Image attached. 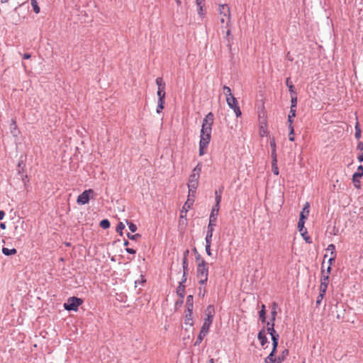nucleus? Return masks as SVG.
I'll return each mask as SVG.
<instances>
[{"label": "nucleus", "mask_w": 363, "mask_h": 363, "mask_svg": "<svg viewBox=\"0 0 363 363\" xmlns=\"http://www.w3.org/2000/svg\"><path fill=\"white\" fill-rule=\"evenodd\" d=\"M93 194H94V191L91 189L84 191L78 196L77 199V203L81 205L88 203Z\"/></svg>", "instance_id": "4"}, {"label": "nucleus", "mask_w": 363, "mask_h": 363, "mask_svg": "<svg viewBox=\"0 0 363 363\" xmlns=\"http://www.w3.org/2000/svg\"><path fill=\"white\" fill-rule=\"evenodd\" d=\"M184 298H180L179 300H177L175 303V306L179 307L181 306L183 304Z\"/></svg>", "instance_id": "57"}, {"label": "nucleus", "mask_w": 363, "mask_h": 363, "mask_svg": "<svg viewBox=\"0 0 363 363\" xmlns=\"http://www.w3.org/2000/svg\"><path fill=\"white\" fill-rule=\"evenodd\" d=\"M127 237L131 240H138V238H141V235L140 234H138V233H136L135 235H132L130 234V233H127Z\"/></svg>", "instance_id": "42"}, {"label": "nucleus", "mask_w": 363, "mask_h": 363, "mask_svg": "<svg viewBox=\"0 0 363 363\" xmlns=\"http://www.w3.org/2000/svg\"><path fill=\"white\" fill-rule=\"evenodd\" d=\"M270 147H272V150H276V143L274 138L270 140Z\"/></svg>", "instance_id": "58"}, {"label": "nucleus", "mask_w": 363, "mask_h": 363, "mask_svg": "<svg viewBox=\"0 0 363 363\" xmlns=\"http://www.w3.org/2000/svg\"><path fill=\"white\" fill-rule=\"evenodd\" d=\"M305 218L303 216H300L298 222V228L299 232L301 233V235L303 236V233H306V230L304 229V223H305Z\"/></svg>", "instance_id": "19"}, {"label": "nucleus", "mask_w": 363, "mask_h": 363, "mask_svg": "<svg viewBox=\"0 0 363 363\" xmlns=\"http://www.w3.org/2000/svg\"><path fill=\"white\" fill-rule=\"evenodd\" d=\"M357 160L359 162H363V152L358 155Z\"/></svg>", "instance_id": "64"}, {"label": "nucleus", "mask_w": 363, "mask_h": 363, "mask_svg": "<svg viewBox=\"0 0 363 363\" xmlns=\"http://www.w3.org/2000/svg\"><path fill=\"white\" fill-rule=\"evenodd\" d=\"M26 168V163L23 160H20L18 163V169H22Z\"/></svg>", "instance_id": "54"}, {"label": "nucleus", "mask_w": 363, "mask_h": 363, "mask_svg": "<svg viewBox=\"0 0 363 363\" xmlns=\"http://www.w3.org/2000/svg\"><path fill=\"white\" fill-rule=\"evenodd\" d=\"M221 198H222V196H219V195L217 196H215L216 203H215V205L213 207H215V208H220V201H221Z\"/></svg>", "instance_id": "49"}, {"label": "nucleus", "mask_w": 363, "mask_h": 363, "mask_svg": "<svg viewBox=\"0 0 363 363\" xmlns=\"http://www.w3.org/2000/svg\"><path fill=\"white\" fill-rule=\"evenodd\" d=\"M157 96H158V101H165V90H157Z\"/></svg>", "instance_id": "35"}, {"label": "nucleus", "mask_w": 363, "mask_h": 363, "mask_svg": "<svg viewBox=\"0 0 363 363\" xmlns=\"http://www.w3.org/2000/svg\"><path fill=\"white\" fill-rule=\"evenodd\" d=\"M220 208H217L215 207H213L210 213L209 216V223L208 225L211 226H216V221H217V217L218 215Z\"/></svg>", "instance_id": "12"}, {"label": "nucleus", "mask_w": 363, "mask_h": 363, "mask_svg": "<svg viewBox=\"0 0 363 363\" xmlns=\"http://www.w3.org/2000/svg\"><path fill=\"white\" fill-rule=\"evenodd\" d=\"M354 128H355L354 137L357 140H359L361 138V129H360L359 124L358 122L356 123Z\"/></svg>", "instance_id": "31"}, {"label": "nucleus", "mask_w": 363, "mask_h": 363, "mask_svg": "<svg viewBox=\"0 0 363 363\" xmlns=\"http://www.w3.org/2000/svg\"><path fill=\"white\" fill-rule=\"evenodd\" d=\"M197 7H198V14L201 17H203L204 15H205V13H204V5L203 4H200V6H197Z\"/></svg>", "instance_id": "47"}, {"label": "nucleus", "mask_w": 363, "mask_h": 363, "mask_svg": "<svg viewBox=\"0 0 363 363\" xmlns=\"http://www.w3.org/2000/svg\"><path fill=\"white\" fill-rule=\"evenodd\" d=\"M332 257L329 259L328 260V262L330 264L329 266H330L334 262H335V257H336V255H331Z\"/></svg>", "instance_id": "63"}, {"label": "nucleus", "mask_w": 363, "mask_h": 363, "mask_svg": "<svg viewBox=\"0 0 363 363\" xmlns=\"http://www.w3.org/2000/svg\"><path fill=\"white\" fill-rule=\"evenodd\" d=\"M202 164L199 162L197 165L194 168L191 172V174L189 176V182H198L200 178V174L201 172Z\"/></svg>", "instance_id": "7"}, {"label": "nucleus", "mask_w": 363, "mask_h": 363, "mask_svg": "<svg viewBox=\"0 0 363 363\" xmlns=\"http://www.w3.org/2000/svg\"><path fill=\"white\" fill-rule=\"evenodd\" d=\"M363 176V166L359 165L357 167V172L354 173L352 175V182L356 188L360 187V181L359 178Z\"/></svg>", "instance_id": "9"}, {"label": "nucleus", "mask_w": 363, "mask_h": 363, "mask_svg": "<svg viewBox=\"0 0 363 363\" xmlns=\"http://www.w3.org/2000/svg\"><path fill=\"white\" fill-rule=\"evenodd\" d=\"M296 108H290V111H289V114L288 116H290L294 118L296 116Z\"/></svg>", "instance_id": "56"}, {"label": "nucleus", "mask_w": 363, "mask_h": 363, "mask_svg": "<svg viewBox=\"0 0 363 363\" xmlns=\"http://www.w3.org/2000/svg\"><path fill=\"white\" fill-rule=\"evenodd\" d=\"M309 208H310V205L308 202H306L304 207L303 208L302 211L300 213V216L303 215L304 218L306 219L309 214Z\"/></svg>", "instance_id": "25"}, {"label": "nucleus", "mask_w": 363, "mask_h": 363, "mask_svg": "<svg viewBox=\"0 0 363 363\" xmlns=\"http://www.w3.org/2000/svg\"><path fill=\"white\" fill-rule=\"evenodd\" d=\"M218 10L220 15L228 18L227 25H228L230 22V11L229 6L227 4H220Z\"/></svg>", "instance_id": "11"}, {"label": "nucleus", "mask_w": 363, "mask_h": 363, "mask_svg": "<svg viewBox=\"0 0 363 363\" xmlns=\"http://www.w3.org/2000/svg\"><path fill=\"white\" fill-rule=\"evenodd\" d=\"M194 203V197H192V194L189 193L188 199L183 206V209L185 211V213L191 208Z\"/></svg>", "instance_id": "15"}, {"label": "nucleus", "mask_w": 363, "mask_h": 363, "mask_svg": "<svg viewBox=\"0 0 363 363\" xmlns=\"http://www.w3.org/2000/svg\"><path fill=\"white\" fill-rule=\"evenodd\" d=\"M2 252L4 255L9 256V255H15L17 252V250L15 248L8 249L6 247H3Z\"/></svg>", "instance_id": "28"}, {"label": "nucleus", "mask_w": 363, "mask_h": 363, "mask_svg": "<svg viewBox=\"0 0 363 363\" xmlns=\"http://www.w3.org/2000/svg\"><path fill=\"white\" fill-rule=\"evenodd\" d=\"M297 94H291V108H296Z\"/></svg>", "instance_id": "30"}, {"label": "nucleus", "mask_w": 363, "mask_h": 363, "mask_svg": "<svg viewBox=\"0 0 363 363\" xmlns=\"http://www.w3.org/2000/svg\"><path fill=\"white\" fill-rule=\"evenodd\" d=\"M272 162H277L276 150H272Z\"/></svg>", "instance_id": "53"}, {"label": "nucleus", "mask_w": 363, "mask_h": 363, "mask_svg": "<svg viewBox=\"0 0 363 363\" xmlns=\"http://www.w3.org/2000/svg\"><path fill=\"white\" fill-rule=\"evenodd\" d=\"M211 138L206 139V138L200 136V142H199V155L201 156L204 155V148L207 147L210 143Z\"/></svg>", "instance_id": "13"}, {"label": "nucleus", "mask_w": 363, "mask_h": 363, "mask_svg": "<svg viewBox=\"0 0 363 363\" xmlns=\"http://www.w3.org/2000/svg\"><path fill=\"white\" fill-rule=\"evenodd\" d=\"M164 103L165 101H158L157 102V113H160L162 112V111L164 109Z\"/></svg>", "instance_id": "37"}, {"label": "nucleus", "mask_w": 363, "mask_h": 363, "mask_svg": "<svg viewBox=\"0 0 363 363\" xmlns=\"http://www.w3.org/2000/svg\"><path fill=\"white\" fill-rule=\"evenodd\" d=\"M186 307L187 310L194 309V297L192 295H189L186 297Z\"/></svg>", "instance_id": "21"}, {"label": "nucleus", "mask_w": 363, "mask_h": 363, "mask_svg": "<svg viewBox=\"0 0 363 363\" xmlns=\"http://www.w3.org/2000/svg\"><path fill=\"white\" fill-rule=\"evenodd\" d=\"M325 270L322 268L321 270V279H320V292L325 293L327 291L328 283H329V276L324 274Z\"/></svg>", "instance_id": "10"}, {"label": "nucleus", "mask_w": 363, "mask_h": 363, "mask_svg": "<svg viewBox=\"0 0 363 363\" xmlns=\"http://www.w3.org/2000/svg\"><path fill=\"white\" fill-rule=\"evenodd\" d=\"M99 226L103 229H107L110 227V222L108 219L101 220Z\"/></svg>", "instance_id": "34"}, {"label": "nucleus", "mask_w": 363, "mask_h": 363, "mask_svg": "<svg viewBox=\"0 0 363 363\" xmlns=\"http://www.w3.org/2000/svg\"><path fill=\"white\" fill-rule=\"evenodd\" d=\"M226 102L229 107L234 110V112L237 117L241 116L242 113L238 104V101L234 96H230L228 99H226Z\"/></svg>", "instance_id": "6"}, {"label": "nucleus", "mask_w": 363, "mask_h": 363, "mask_svg": "<svg viewBox=\"0 0 363 363\" xmlns=\"http://www.w3.org/2000/svg\"><path fill=\"white\" fill-rule=\"evenodd\" d=\"M225 39H226V40L228 42L227 46L230 48L231 47V40H232V38L230 37V29H228L226 31Z\"/></svg>", "instance_id": "44"}, {"label": "nucleus", "mask_w": 363, "mask_h": 363, "mask_svg": "<svg viewBox=\"0 0 363 363\" xmlns=\"http://www.w3.org/2000/svg\"><path fill=\"white\" fill-rule=\"evenodd\" d=\"M206 318L204 319L201 331L196 338L194 345H199L205 336L207 335L209 328L213 323L214 316V307L209 305L206 308Z\"/></svg>", "instance_id": "1"}, {"label": "nucleus", "mask_w": 363, "mask_h": 363, "mask_svg": "<svg viewBox=\"0 0 363 363\" xmlns=\"http://www.w3.org/2000/svg\"><path fill=\"white\" fill-rule=\"evenodd\" d=\"M257 338L259 340L262 346H264L268 342L267 338L265 335L264 329H262L259 332V333L257 335Z\"/></svg>", "instance_id": "20"}, {"label": "nucleus", "mask_w": 363, "mask_h": 363, "mask_svg": "<svg viewBox=\"0 0 363 363\" xmlns=\"http://www.w3.org/2000/svg\"><path fill=\"white\" fill-rule=\"evenodd\" d=\"M357 150H358L359 151H362L363 150V143L362 141H359L357 143Z\"/></svg>", "instance_id": "59"}, {"label": "nucleus", "mask_w": 363, "mask_h": 363, "mask_svg": "<svg viewBox=\"0 0 363 363\" xmlns=\"http://www.w3.org/2000/svg\"><path fill=\"white\" fill-rule=\"evenodd\" d=\"M259 320L264 323L266 321V311H265V306L262 305V309L259 312Z\"/></svg>", "instance_id": "27"}, {"label": "nucleus", "mask_w": 363, "mask_h": 363, "mask_svg": "<svg viewBox=\"0 0 363 363\" xmlns=\"http://www.w3.org/2000/svg\"><path fill=\"white\" fill-rule=\"evenodd\" d=\"M223 190V187H221L219 190H216L215 196H217L218 195L222 196Z\"/></svg>", "instance_id": "60"}, {"label": "nucleus", "mask_w": 363, "mask_h": 363, "mask_svg": "<svg viewBox=\"0 0 363 363\" xmlns=\"http://www.w3.org/2000/svg\"><path fill=\"white\" fill-rule=\"evenodd\" d=\"M277 347H272V350L269 354L264 359V363H269L273 361V358L276 356Z\"/></svg>", "instance_id": "22"}, {"label": "nucleus", "mask_w": 363, "mask_h": 363, "mask_svg": "<svg viewBox=\"0 0 363 363\" xmlns=\"http://www.w3.org/2000/svg\"><path fill=\"white\" fill-rule=\"evenodd\" d=\"M325 294V293L320 292L318 296L317 297V300H316L317 306H319Z\"/></svg>", "instance_id": "51"}, {"label": "nucleus", "mask_w": 363, "mask_h": 363, "mask_svg": "<svg viewBox=\"0 0 363 363\" xmlns=\"http://www.w3.org/2000/svg\"><path fill=\"white\" fill-rule=\"evenodd\" d=\"M272 171L275 175L279 174V169L277 167V162H272Z\"/></svg>", "instance_id": "48"}, {"label": "nucleus", "mask_w": 363, "mask_h": 363, "mask_svg": "<svg viewBox=\"0 0 363 363\" xmlns=\"http://www.w3.org/2000/svg\"><path fill=\"white\" fill-rule=\"evenodd\" d=\"M126 222L128 225V228H129L130 230L132 233H135L138 229L137 225L132 222H128V220Z\"/></svg>", "instance_id": "46"}, {"label": "nucleus", "mask_w": 363, "mask_h": 363, "mask_svg": "<svg viewBox=\"0 0 363 363\" xmlns=\"http://www.w3.org/2000/svg\"><path fill=\"white\" fill-rule=\"evenodd\" d=\"M11 132L13 135H16L17 134V130H16V121L14 119H12L11 121Z\"/></svg>", "instance_id": "40"}, {"label": "nucleus", "mask_w": 363, "mask_h": 363, "mask_svg": "<svg viewBox=\"0 0 363 363\" xmlns=\"http://www.w3.org/2000/svg\"><path fill=\"white\" fill-rule=\"evenodd\" d=\"M177 294L179 296V298H184L185 294V285L182 284V283H179L177 289Z\"/></svg>", "instance_id": "24"}, {"label": "nucleus", "mask_w": 363, "mask_h": 363, "mask_svg": "<svg viewBox=\"0 0 363 363\" xmlns=\"http://www.w3.org/2000/svg\"><path fill=\"white\" fill-rule=\"evenodd\" d=\"M223 89L224 94L226 96V99H228L230 96H233L232 95L231 89H230V87H228V86L225 85V86H223Z\"/></svg>", "instance_id": "38"}, {"label": "nucleus", "mask_w": 363, "mask_h": 363, "mask_svg": "<svg viewBox=\"0 0 363 363\" xmlns=\"http://www.w3.org/2000/svg\"><path fill=\"white\" fill-rule=\"evenodd\" d=\"M125 228V225L122 223V222H120L117 226H116V232L118 233L121 235H123V230Z\"/></svg>", "instance_id": "39"}, {"label": "nucleus", "mask_w": 363, "mask_h": 363, "mask_svg": "<svg viewBox=\"0 0 363 363\" xmlns=\"http://www.w3.org/2000/svg\"><path fill=\"white\" fill-rule=\"evenodd\" d=\"M18 174L21 176L23 182L26 184L28 179V175L26 173V169L23 168L22 169H18Z\"/></svg>", "instance_id": "29"}, {"label": "nucleus", "mask_w": 363, "mask_h": 363, "mask_svg": "<svg viewBox=\"0 0 363 363\" xmlns=\"http://www.w3.org/2000/svg\"><path fill=\"white\" fill-rule=\"evenodd\" d=\"M212 125L213 124L211 123L208 122L203 119L201 130V137L206 138V139L211 138Z\"/></svg>", "instance_id": "5"}, {"label": "nucleus", "mask_w": 363, "mask_h": 363, "mask_svg": "<svg viewBox=\"0 0 363 363\" xmlns=\"http://www.w3.org/2000/svg\"><path fill=\"white\" fill-rule=\"evenodd\" d=\"M156 84L158 86V90H165V83L162 77H157L156 79Z\"/></svg>", "instance_id": "26"}, {"label": "nucleus", "mask_w": 363, "mask_h": 363, "mask_svg": "<svg viewBox=\"0 0 363 363\" xmlns=\"http://www.w3.org/2000/svg\"><path fill=\"white\" fill-rule=\"evenodd\" d=\"M82 303L83 300L80 298L75 296L69 297L67 302L64 303V308L69 311H77L78 310V307L82 304Z\"/></svg>", "instance_id": "3"}, {"label": "nucleus", "mask_w": 363, "mask_h": 363, "mask_svg": "<svg viewBox=\"0 0 363 363\" xmlns=\"http://www.w3.org/2000/svg\"><path fill=\"white\" fill-rule=\"evenodd\" d=\"M277 314V303H273L272 309V311H271V316H272L271 319H272V322L275 321Z\"/></svg>", "instance_id": "33"}, {"label": "nucleus", "mask_w": 363, "mask_h": 363, "mask_svg": "<svg viewBox=\"0 0 363 363\" xmlns=\"http://www.w3.org/2000/svg\"><path fill=\"white\" fill-rule=\"evenodd\" d=\"M289 350L284 349L278 357L275 356L274 358H273L272 362H276L277 363H282L283 362H284L286 360V359L289 356Z\"/></svg>", "instance_id": "14"}, {"label": "nucleus", "mask_w": 363, "mask_h": 363, "mask_svg": "<svg viewBox=\"0 0 363 363\" xmlns=\"http://www.w3.org/2000/svg\"><path fill=\"white\" fill-rule=\"evenodd\" d=\"M214 227L215 226L208 225L206 235L205 238L206 243H211Z\"/></svg>", "instance_id": "18"}, {"label": "nucleus", "mask_w": 363, "mask_h": 363, "mask_svg": "<svg viewBox=\"0 0 363 363\" xmlns=\"http://www.w3.org/2000/svg\"><path fill=\"white\" fill-rule=\"evenodd\" d=\"M290 130V132L289 133V139L290 141L294 140V127L289 128Z\"/></svg>", "instance_id": "52"}, {"label": "nucleus", "mask_w": 363, "mask_h": 363, "mask_svg": "<svg viewBox=\"0 0 363 363\" xmlns=\"http://www.w3.org/2000/svg\"><path fill=\"white\" fill-rule=\"evenodd\" d=\"M205 121L211 123L213 124L214 121V115L212 112L208 113L205 118H203Z\"/></svg>", "instance_id": "36"}, {"label": "nucleus", "mask_w": 363, "mask_h": 363, "mask_svg": "<svg viewBox=\"0 0 363 363\" xmlns=\"http://www.w3.org/2000/svg\"><path fill=\"white\" fill-rule=\"evenodd\" d=\"M279 335H272V347H277L279 344Z\"/></svg>", "instance_id": "43"}, {"label": "nucleus", "mask_w": 363, "mask_h": 363, "mask_svg": "<svg viewBox=\"0 0 363 363\" xmlns=\"http://www.w3.org/2000/svg\"><path fill=\"white\" fill-rule=\"evenodd\" d=\"M187 275L188 274H185L184 275V274L183 273L182 281L179 283H182V284H184L187 279Z\"/></svg>", "instance_id": "62"}, {"label": "nucleus", "mask_w": 363, "mask_h": 363, "mask_svg": "<svg viewBox=\"0 0 363 363\" xmlns=\"http://www.w3.org/2000/svg\"><path fill=\"white\" fill-rule=\"evenodd\" d=\"M18 225L15 226L13 235L18 240H20L23 235L26 231L24 226L26 225L25 222L23 220L18 221Z\"/></svg>", "instance_id": "8"}, {"label": "nucleus", "mask_w": 363, "mask_h": 363, "mask_svg": "<svg viewBox=\"0 0 363 363\" xmlns=\"http://www.w3.org/2000/svg\"><path fill=\"white\" fill-rule=\"evenodd\" d=\"M198 182H189L188 183L189 193L192 194V197H195L196 191L198 188Z\"/></svg>", "instance_id": "17"}, {"label": "nucleus", "mask_w": 363, "mask_h": 363, "mask_svg": "<svg viewBox=\"0 0 363 363\" xmlns=\"http://www.w3.org/2000/svg\"><path fill=\"white\" fill-rule=\"evenodd\" d=\"M185 324L189 325L190 326L193 325V310H186L185 311Z\"/></svg>", "instance_id": "16"}, {"label": "nucleus", "mask_w": 363, "mask_h": 363, "mask_svg": "<svg viewBox=\"0 0 363 363\" xmlns=\"http://www.w3.org/2000/svg\"><path fill=\"white\" fill-rule=\"evenodd\" d=\"M125 251L128 252L129 254L135 255L136 253V251L133 248L127 247L125 249Z\"/></svg>", "instance_id": "61"}, {"label": "nucleus", "mask_w": 363, "mask_h": 363, "mask_svg": "<svg viewBox=\"0 0 363 363\" xmlns=\"http://www.w3.org/2000/svg\"><path fill=\"white\" fill-rule=\"evenodd\" d=\"M286 85L289 88L290 94H297L296 91H295L294 85L293 84L292 82L291 81V78L290 77H287L286 78Z\"/></svg>", "instance_id": "23"}, {"label": "nucleus", "mask_w": 363, "mask_h": 363, "mask_svg": "<svg viewBox=\"0 0 363 363\" xmlns=\"http://www.w3.org/2000/svg\"><path fill=\"white\" fill-rule=\"evenodd\" d=\"M182 267H183V272L184 274H188L189 273V268H188V259L183 257L182 259Z\"/></svg>", "instance_id": "32"}, {"label": "nucleus", "mask_w": 363, "mask_h": 363, "mask_svg": "<svg viewBox=\"0 0 363 363\" xmlns=\"http://www.w3.org/2000/svg\"><path fill=\"white\" fill-rule=\"evenodd\" d=\"M31 5L33 9V11L35 13H40V6L38 4L37 1H31Z\"/></svg>", "instance_id": "41"}, {"label": "nucleus", "mask_w": 363, "mask_h": 363, "mask_svg": "<svg viewBox=\"0 0 363 363\" xmlns=\"http://www.w3.org/2000/svg\"><path fill=\"white\" fill-rule=\"evenodd\" d=\"M267 333L271 335V337H272V335H279L278 333H277V332L275 331L274 330V327H267Z\"/></svg>", "instance_id": "45"}, {"label": "nucleus", "mask_w": 363, "mask_h": 363, "mask_svg": "<svg viewBox=\"0 0 363 363\" xmlns=\"http://www.w3.org/2000/svg\"><path fill=\"white\" fill-rule=\"evenodd\" d=\"M327 250L330 251L331 255H336L335 254V246L333 244H330L327 247Z\"/></svg>", "instance_id": "50"}, {"label": "nucleus", "mask_w": 363, "mask_h": 363, "mask_svg": "<svg viewBox=\"0 0 363 363\" xmlns=\"http://www.w3.org/2000/svg\"><path fill=\"white\" fill-rule=\"evenodd\" d=\"M211 243H206V254L209 256L211 255Z\"/></svg>", "instance_id": "55"}, {"label": "nucleus", "mask_w": 363, "mask_h": 363, "mask_svg": "<svg viewBox=\"0 0 363 363\" xmlns=\"http://www.w3.org/2000/svg\"><path fill=\"white\" fill-rule=\"evenodd\" d=\"M208 264L204 259H201L197 266L196 277L199 279L201 284H205L208 281Z\"/></svg>", "instance_id": "2"}]
</instances>
